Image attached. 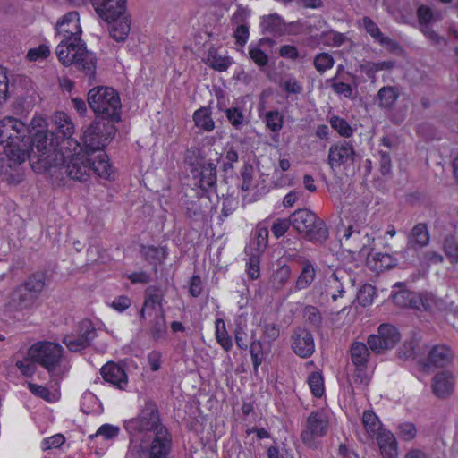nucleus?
<instances>
[{
  "mask_svg": "<svg viewBox=\"0 0 458 458\" xmlns=\"http://www.w3.org/2000/svg\"><path fill=\"white\" fill-rule=\"evenodd\" d=\"M22 141L16 148L8 152V159L14 164H21L29 159L30 165L37 173H43L53 168L54 165L64 162V152L60 147L58 136L52 131L38 130L31 136L30 142L24 141L26 132L21 133Z\"/></svg>",
  "mask_w": 458,
  "mask_h": 458,
  "instance_id": "1",
  "label": "nucleus"
},
{
  "mask_svg": "<svg viewBox=\"0 0 458 458\" xmlns=\"http://www.w3.org/2000/svg\"><path fill=\"white\" fill-rule=\"evenodd\" d=\"M125 427L127 429L145 433L148 438L152 439L149 454L153 456L160 454L161 450L171 448V436L160 422L157 405L152 400L146 401L139 416L127 421Z\"/></svg>",
  "mask_w": 458,
  "mask_h": 458,
  "instance_id": "2",
  "label": "nucleus"
},
{
  "mask_svg": "<svg viewBox=\"0 0 458 458\" xmlns=\"http://www.w3.org/2000/svg\"><path fill=\"white\" fill-rule=\"evenodd\" d=\"M87 102L96 118L113 123L120 121L121 100L114 89L106 86L94 87L88 92Z\"/></svg>",
  "mask_w": 458,
  "mask_h": 458,
  "instance_id": "3",
  "label": "nucleus"
},
{
  "mask_svg": "<svg viewBox=\"0 0 458 458\" xmlns=\"http://www.w3.org/2000/svg\"><path fill=\"white\" fill-rule=\"evenodd\" d=\"M58 60L65 66L74 65L81 71L89 81L95 80L97 57L89 51L82 41L75 44L58 45L56 47Z\"/></svg>",
  "mask_w": 458,
  "mask_h": 458,
  "instance_id": "4",
  "label": "nucleus"
},
{
  "mask_svg": "<svg viewBox=\"0 0 458 458\" xmlns=\"http://www.w3.org/2000/svg\"><path fill=\"white\" fill-rule=\"evenodd\" d=\"M27 355L33 361L45 368L52 377L61 378L65 369L61 363L64 348L56 343L42 341L31 345Z\"/></svg>",
  "mask_w": 458,
  "mask_h": 458,
  "instance_id": "5",
  "label": "nucleus"
},
{
  "mask_svg": "<svg viewBox=\"0 0 458 458\" xmlns=\"http://www.w3.org/2000/svg\"><path fill=\"white\" fill-rule=\"evenodd\" d=\"M293 227L311 242H324L328 237V231L325 222L315 213L300 208L292 214Z\"/></svg>",
  "mask_w": 458,
  "mask_h": 458,
  "instance_id": "6",
  "label": "nucleus"
},
{
  "mask_svg": "<svg viewBox=\"0 0 458 458\" xmlns=\"http://www.w3.org/2000/svg\"><path fill=\"white\" fill-rule=\"evenodd\" d=\"M77 150L72 151L67 149L64 152V160L61 164L54 165L61 174H65L69 179L80 182H86L90 177V155L87 151L81 152L82 148L80 146Z\"/></svg>",
  "mask_w": 458,
  "mask_h": 458,
  "instance_id": "7",
  "label": "nucleus"
},
{
  "mask_svg": "<svg viewBox=\"0 0 458 458\" xmlns=\"http://www.w3.org/2000/svg\"><path fill=\"white\" fill-rule=\"evenodd\" d=\"M113 122L96 118L85 130L82 140L87 154L104 149L115 134Z\"/></svg>",
  "mask_w": 458,
  "mask_h": 458,
  "instance_id": "8",
  "label": "nucleus"
},
{
  "mask_svg": "<svg viewBox=\"0 0 458 458\" xmlns=\"http://www.w3.org/2000/svg\"><path fill=\"white\" fill-rule=\"evenodd\" d=\"M401 340L398 329L390 324H382L377 328V335H370L367 343L370 350L381 354L386 351L394 348Z\"/></svg>",
  "mask_w": 458,
  "mask_h": 458,
  "instance_id": "9",
  "label": "nucleus"
},
{
  "mask_svg": "<svg viewBox=\"0 0 458 458\" xmlns=\"http://www.w3.org/2000/svg\"><path fill=\"white\" fill-rule=\"evenodd\" d=\"M97 337V331L89 319H82L76 329V333L65 335L63 343L69 351L76 352L88 348Z\"/></svg>",
  "mask_w": 458,
  "mask_h": 458,
  "instance_id": "10",
  "label": "nucleus"
},
{
  "mask_svg": "<svg viewBox=\"0 0 458 458\" xmlns=\"http://www.w3.org/2000/svg\"><path fill=\"white\" fill-rule=\"evenodd\" d=\"M22 132H28V128L22 122L13 117L0 121V145L4 147L7 157L9 150L16 148L17 144L22 141Z\"/></svg>",
  "mask_w": 458,
  "mask_h": 458,
  "instance_id": "11",
  "label": "nucleus"
},
{
  "mask_svg": "<svg viewBox=\"0 0 458 458\" xmlns=\"http://www.w3.org/2000/svg\"><path fill=\"white\" fill-rule=\"evenodd\" d=\"M328 421L321 411H312L306 421V428L301 433V441L308 446H313L317 437H324L327 432Z\"/></svg>",
  "mask_w": 458,
  "mask_h": 458,
  "instance_id": "12",
  "label": "nucleus"
},
{
  "mask_svg": "<svg viewBox=\"0 0 458 458\" xmlns=\"http://www.w3.org/2000/svg\"><path fill=\"white\" fill-rule=\"evenodd\" d=\"M79 13L75 11L70 12L63 16L56 23L58 35L63 36L58 45L75 44L81 41V28L80 26Z\"/></svg>",
  "mask_w": 458,
  "mask_h": 458,
  "instance_id": "13",
  "label": "nucleus"
},
{
  "mask_svg": "<svg viewBox=\"0 0 458 458\" xmlns=\"http://www.w3.org/2000/svg\"><path fill=\"white\" fill-rule=\"evenodd\" d=\"M416 14L420 27V31L423 35H425L435 45H438L445 41L444 38L439 36L431 27L432 23L443 19L440 12L434 13L429 6L421 4L418 7Z\"/></svg>",
  "mask_w": 458,
  "mask_h": 458,
  "instance_id": "14",
  "label": "nucleus"
},
{
  "mask_svg": "<svg viewBox=\"0 0 458 458\" xmlns=\"http://www.w3.org/2000/svg\"><path fill=\"white\" fill-rule=\"evenodd\" d=\"M357 157L352 144L341 140L333 144L328 150L327 162L332 170L345 165H353Z\"/></svg>",
  "mask_w": 458,
  "mask_h": 458,
  "instance_id": "15",
  "label": "nucleus"
},
{
  "mask_svg": "<svg viewBox=\"0 0 458 458\" xmlns=\"http://www.w3.org/2000/svg\"><path fill=\"white\" fill-rule=\"evenodd\" d=\"M428 242L429 234L427 225L422 223L417 224L408 236L407 246L402 252V256L404 259L411 257L413 259L410 262L413 263L418 258L417 247H424L428 245Z\"/></svg>",
  "mask_w": 458,
  "mask_h": 458,
  "instance_id": "16",
  "label": "nucleus"
},
{
  "mask_svg": "<svg viewBox=\"0 0 458 458\" xmlns=\"http://www.w3.org/2000/svg\"><path fill=\"white\" fill-rule=\"evenodd\" d=\"M55 123L57 133L55 135L60 138L59 134L62 135V141H60V147L70 149L73 147V151L80 148V144L72 139V135L74 132V126L70 117L62 112L55 114Z\"/></svg>",
  "mask_w": 458,
  "mask_h": 458,
  "instance_id": "17",
  "label": "nucleus"
},
{
  "mask_svg": "<svg viewBox=\"0 0 458 458\" xmlns=\"http://www.w3.org/2000/svg\"><path fill=\"white\" fill-rule=\"evenodd\" d=\"M92 5L97 14L104 21H114L126 13V0H98Z\"/></svg>",
  "mask_w": 458,
  "mask_h": 458,
  "instance_id": "18",
  "label": "nucleus"
},
{
  "mask_svg": "<svg viewBox=\"0 0 458 458\" xmlns=\"http://www.w3.org/2000/svg\"><path fill=\"white\" fill-rule=\"evenodd\" d=\"M292 347L295 354L301 358L310 357L315 351L313 335L304 328H297L292 336Z\"/></svg>",
  "mask_w": 458,
  "mask_h": 458,
  "instance_id": "19",
  "label": "nucleus"
},
{
  "mask_svg": "<svg viewBox=\"0 0 458 458\" xmlns=\"http://www.w3.org/2000/svg\"><path fill=\"white\" fill-rule=\"evenodd\" d=\"M392 298L394 304L399 307L420 309V305L421 304L426 310L431 309V305L428 302L427 295L420 296L416 293L406 289H400L399 291L393 293Z\"/></svg>",
  "mask_w": 458,
  "mask_h": 458,
  "instance_id": "20",
  "label": "nucleus"
},
{
  "mask_svg": "<svg viewBox=\"0 0 458 458\" xmlns=\"http://www.w3.org/2000/svg\"><path fill=\"white\" fill-rule=\"evenodd\" d=\"M19 84L21 89L17 93L18 105L23 111L29 112L38 103L39 96L30 79L20 77Z\"/></svg>",
  "mask_w": 458,
  "mask_h": 458,
  "instance_id": "21",
  "label": "nucleus"
},
{
  "mask_svg": "<svg viewBox=\"0 0 458 458\" xmlns=\"http://www.w3.org/2000/svg\"><path fill=\"white\" fill-rule=\"evenodd\" d=\"M101 375L106 382L112 384L120 390H124L128 385L125 370L114 362H107L101 368Z\"/></svg>",
  "mask_w": 458,
  "mask_h": 458,
  "instance_id": "22",
  "label": "nucleus"
},
{
  "mask_svg": "<svg viewBox=\"0 0 458 458\" xmlns=\"http://www.w3.org/2000/svg\"><path fill=\"white\" fill-rule=\"evenodd\" d=\"M38 296L19 285L10 295L9 307L13 310L29 309L34 305Z\"/></svg>",
  "mask_w": 458,
  "mask_h": 458,
  "instance_id": "23",
  "label": "nucleus"
},
{
  "mask_svg": "<svg viewBox=\"0 0 458 458\" xmlns=\"http://www.w3.org/2000/svg\"><path fill=\"white\" fill-rule=\"evenodd\" d=\"M109 27L110 37L117 42L124 41L131 30V20L127 13L121 15L119 18H114V21H106Z\"/></svg>",
  "mask_w": 458,
  "mask_h": 458,
  "instance_id": "24",
  "label": "nucleus"
},
{
  "mask_svg": "<svg viewBox=\"0 0 458 458\" xmlns=\"http://www.w3.org/2000/svg\"><path fill=\"white\" fill-rule=\"evenodd\" d=\"M453 357V352L448 346L435 345L428 352L426 366L445 367L451 363Z\"/></svg>",
  "mask_w": 458,
  "mask_h": 458,
  "instance_id": "25",
  "label": "nucleus"
},
{
  "mask_svg": "<svg viewBox=\"0 0 458 458\" xmlns=\"http://www.w3.org/2000/svg\"><path fill=\"white\" fill-rule=\"evenodd\" d=\"M454 386V380L449 372L437 373L432 380V391L439 398L448 396Z\"/></svg>",
  "mask_w": 458,
  "mask_h": 458,
  "instance_id": "26",
  "label": "nucleus"
},
{
  "mask_svg": "<svg viewBox=\"0 0 458 458\" xmlns=\"http://www.w3.org/2000/svg\"><path fill=\"white\" fill-rule=\"evenodd\" d=\"M377 445L384 458H396L397 442L395 437L390 431H381L377 437Z\"/></svg>",
  "mask_w": 458,
  "mask_h": 458,
  "instance_id": "27",
  "label": "nucleus"
},
{
  "mask_svg": "<svg viewBox=\"0 0 458 458\" xmlns=\"http://www.w3.org/2000/svg\"><path fill=\"white\" fill-rule=\"evenodd\" d=\"M92 173L106 180L114 179L113 167L106 153H100L94 160L90 158V174Z\"/></svg>",
  "mask_w": 458,
  "mask_h": 458,
  "instance_id": "28",
  "label": "nucleus"
},
{
  "mask_svg": "<svg viewBox=\"0 0 458 458\" xmlns=\"http://www.w3.org/2000/svg\"><path fill=\"white\" fill-rule=\"evenodd\" d=\"M199 187L204 191H214L216 189V168L212 163L201 166L199 174Z\"/></svg>",
  "mask_w": 458,
  "mask_h": 458,
  "instance_id": "29",
  "label": "nucleus"
},
{
  "mask_svg": "<svg viewBox=\"0 0 458 458\" xmlns=\"http://www.w3.org/2000/svg\"><path fill=\"white\" fill-rule=\"evenodd\" d=\"M140 253L146 261L155 266V270L157 269V265L162 264L167 258V250L165 247L141 245Z\"/></svg>",
  "mask_w": 458,
  "mask_h": 458,
  "instance_id": "30",
  "label": "nucleus"
},
{
  "mask_svg": "<svg viewBox=\"0 0 458 458\" xmlns=\"http://www.w3.org/2000/svg\"><path fill=\"white\" fill-rule=\"evenodd\" d=\"M350 355L352 362L356 368L367 367L369 351L364 343H352L350 347Z\"/></svg>",
  "mask_w": 458,
  "mask_h": 458,
  "instance_id": "31",
  "label": "nucleus"
},
{
  "mask_svg": "<svg viewBox=\"0 0 458 458\" xmlns=\"http://www.w3.org/2000/svg\"><path fill=\"white\" fill-rule=\"evenodd\" d=\"M398 98L399 91L393 86H385L377 92L378 106L382 108H393Z\"/></svg>",
  "mask_w": 458,
  "mask_h": 458,
  "instance_id": "32",
  "label": "nucleus"
},
{
  "mask_svg": "<svg viewBox=\"0 0 458 458\" xmlns=\"http://www.w3.org/2000/svg\"><path fill=\"white\" fill-rule=\"evenodd\" d=\"M167 332V325L164 309L157 310L150 325V333L154 340L163 338Z\"/></svg>",
  "mask_w": 458,
  "mask_h": 458,
  "instance_id": "33",
  "label": "nucleus"
},
{
  "mask_svg": "<svg viewBox=\"0 0 458 458\" xmlns=\"http://www.w3.org/2000/svg\"><path fill=\"white\" fill-rule=\"evenodd\" d=\"M316 270L310 260L303 262V267L295 282V289L302 290L308 288L314 281Z\"/></svg>",
  "mask_w": 458,
  "mask_h": 458,
  "instance_id": "34",
  "label": "nucleus"
},
{
  "mask_svg": "<svg viewBox=\"0 0 458 458\" xmlns=\"http://www.w3.org/2000/svg\"><path fill=\"white\" fill-rule=\"evenodd\" d=\"M261 28L264 33H282L284 27V20L277 13H272L262 18Z\"/></svg>",
  "mask_w": 458,
  "mask_h": 458,
  "instance_id": "35",
  "label": "nucleus"
},
{
  "mask_svg": "<svg viewBox=\"0 0 458 458\" xmlns=\"http://www.w3.org/2000/svg\"><path fill=\"white\" fill-rule=\"evenodd\" d=\"M195 125L199 129L211 131L215 128V123L211 117V112L208 108L201 107L193 114Z\"/></svg>",
  "mask_w": 458,
  "mask_h": 458,
  "instance_id": "36",
  "label": "nucleus"
},
{
  "mask_svg": "<svg viewBox=\"0 0 458 458\" xmlns=\"http://www.w3.org/2000/svg\"><path fill=\"white\" fill-rule=\"evenodd\" d=\"M46 276L44 273L38 272L34 273L28 277L26 281L21 286L26 288L28 292L33 293L37 296H39L45 287Z\"/></svg>",
  "mask_w": 458,
  "mask_h": 458,
  "instance_id": "37",
  "label": "nucleus"
},
{
  "mask_svg": "<svg viewBox=\"0 0 458 458\" xmlns=\"http://www.w3.org/2000/svg\"><path fill=\"white\" fill-rule=\"evenodd\" d=\"M292 274L291 267L287 265L280 267L272 276L271 284L273 289L280 291L289 281Z\"/></svg>",
  "mask_w": 458,
  "mask_h": 458,
  "instance_id": "38",
  "label": "nucleus"
},
{
  "mask_svg": "<svg viewBox=\"0 0 458 458\" xmlns=\"http://www.w3.org/2000/svg\"><path fill=\"white\" fill-rule=\"evenodd\" d=\"M216 338L217 343L225 352H229L232 349L233 343L231 337L226 332L224 321L221 319L216 320Z\"/></svg>",
  "mask_w": 458,
  "mask_h": 458,
  "instance_id": "39",
  "label": "nucleus"
},
{
  "mask_svg": "<svg viewBox=\"0 0 458 458\" xmlns=\"http://www.w3.org/2000/svg\"><path fill=\"white\" fill-rule=\"evenodd\" d=\"M315 69L323 74L327 70L331 69L335 64L334 57L328 53H319L315 55L313 60Z\"/></svg>",
  "mask_w": 458,
  "mask_h": 458,
  "instance_id": "40",
  "label": "nucleus"
},
{
  "mask_svg": "<svg viewBox=\"0 0 458 458\" xmlns=\"http://www.w3.org/2000/svg\"><path fill=\"white\" fill-rule=\"evenodd\" d=\"M418 348L419 344L415 340L404 342L399 348L397 356L403 360L416 359L419 356Z\"/></svg>",
  "mask_w": 458,
  "mask_h": 458,
  "instance_id": "41",
  "label": "nucleus"
},
{
  "mask_svg": "<svg viewBox=\"0 0 458 458\" xmlns=\"http://www.w3.org/2000/svg\"><path fill=\"white\" fill-rule=\"evenodd\" d=\"M329 123L331 127L335 130L342 137L350 138L353 133L352 128L344 118H341L337 115H333L330 118Z\"/></svg>",
  "mask_w": 458,
  "mask_h": 458,
  "instance_id": "42",
  "label": "nucleus"
},
{
  "mask_svg": "<svg viewBox=\"0 0 458 458\" xmlns=\"http://www.w3.org/2000/svg\"><path fill=\"white\" fill-rule=\"evenodd\" d=\"M375 294V287L369 284H366L358 291L356 299L360 305L366 307L372 303Z\"/></svg>",
  "mask_w": 458,
  "mask_h": 458,
  "instance_id": "43",
  "label": "nucleus"
},
{
  "mask_svg": "<svg viewBox=\"0 0 458 458\" xmlns=\"http://www.w3.org/2000/svg\"><path fill=\"white\" fill-rule=\"evenodd\" d=\"M362 422L365 429L369 434H376L380 429L381 423L377 416L372 411H364Z\"/></svg>",
  "mask_w": 458,
  "mask_h": 458,
  "instance_id": "44",
  "label": "nucleus"
},
{
  "mask_svg": "<svg viewBox=\"0 0 458 458\" xmlns=\"http://www.w3.org/2000/svg\"><path fill=\"white\" fill-rule=\"evenodd\" d=\"M159 289L156 286H149L145 291V301L144 307L151 306L154 310L156 306H158V310L163 309L162 307V295L158 294Z\"/></svg>",
  "mask_w": 458,
  "mask_h": 458,
  "instance_id": "45",
  "label": "nucleus"
},
{
  "mask_svg": "<svg viewBox=\"0 0 458 458\" xmlns=\"http://www.w3.org/2000/svg\"><path fill=\"white\" fill-rule=\"evenodd\" d=\"M344 289L342 284L339 282V278L336 273H333L328 278V284L327 293L331 295L333 301H336L339 297L343 296Z\"/></svg>",
  "mask_w": 458,
  "mask_h": 458,
  "instance_id": "46",
  "label": "nucleus"
},
{
  "mask_svg": "<svg viewBox=\"0 0 458 458\" xmlns=\"http://www.w3.org/2000/svg\"><path fill=\"white\" fill-rule=\"evenodd\" d=\"M250 356L253 363L254 371H258V368L262 363L265 355L263 352V345L259 340L252 341L250 344Z\"/></svg>",
  "mask_w": 458,
  "mask_h": 458,
  "instance_id": "47",
  "label": "nucleus"
},
{
  "mask_svg": "<svg viewBox=\"0 0 458 458\" xmlns=\"http://www.w3.org/2000/svg\"><path fill=\"white\" fill-rule=\"evenodd\" d=\"M320 37L325 45L332 47H340L346 39L344 34L335 30L323 31Z\"/></svg>",
  "mask_w": 458,
  "mask_h": 458,
  "instance_id": "48",
  "label": "nucleus"
},
{
  "mask_svg": "<svg viewBox=\"0 0 458 458\" xmlns=\"http://www.w3.org/2000/svg\"><path fill=\"white\" fill-rule=\"evenodd\" d=\"M309 385L312 394L316 397H321L324 394V380L321 373L312 372L309 377Z\"/></svg>",
  "mask_w": 458,
  "mask_h": 458,
  "instance_id": "49",
  "label": "nucleus"
},
{
  "mask_svg": "<svg viewBox=\"0 0 458 458\" xmlns=\"http://www.w3.org/2000/svg\"><path fill=\"white\" fill-rule=\"evenodd\" d=\"M207 64L212 67L213 69L224 72L226 71L229 65L231 64L230 58L227 56H221L217 55L209 54Z\"/></svg>",
  "mask_w": 458,
  "mask_h": 458,
  "instance_id": "50",
  "label": "nucleus"
},
{
  "mask_svg": "<svg viewBox=\"0 0 458 458\" xmlns=\"http://www.w3.org/2000/svg\"><path fill=\"white\" fill-rule=\"evenodd\" d=\"M267 126L273 131L278 132L283 127V116L277 110L269 111L265 115Z\"/></svg>",
  "mask_w": 458,
  "mask_h": 458,
  "instance_id": "51",
  "label": "nucleus"
},
{
  "mask_svg": "<svg viewBox=\"0 0 458 458\" xmlns=\"http://www.w3.org/2000/svg\"><path fill=\"white\" fill-rule=\"evenodd\" d=\"M291 225L293 226L292 215L288 218L276 219L271 227V231L276 238H280L287 232Z\"/></svg>",
  "mask_w": 458,
  "mask_h": 458,
  "instance_id": "52",
  "label": "nucleus"
},
{
  "mask_svg": "<svg viewBox=\"0 0 458 458\" xmlns=\"http://www.w3.org/2000/svg\"><path fill=\"white\" fill-rule=\"evenodd\" d=\"M397 435L404 441H411L416 437L417 428L411 422H403L398 426Z\"/></svg>",
  "mask_w": 458,
  "mask_h": 458,
  "instance_id": "53",
  "label": "nucleus"
},
{
  "mask_svg": "<svg viewBox=\"0 0 458 458\" xmlns=\"http://www.w3.org/2000/svg\"><path fill=\"white\" fill-rule=\"evenodd\" d=\"M249 55L250 58L260 68L265 67L268 63L267 55L259 47L250 46Z\"/></svg>",
  "mask_w": 458,
  "mask_h": 458,
  "instance_id": "54",
  "label": "nucleus"
},
{
  "mask_svg": "<svg viewBox=\"0 0 458 458\" xmlns=\"http://www.w3.org/2000/svg\"><path fill=\"white\" fill-rule=\"evenodd\" d=\"M225 115L230 123L236 129L241 127L244 120L243 113L237 107L227 108Z\"/></svg>",
  "mask_w": 458,
  "mask_h": 458,
  "instance_id": "55",
  "label": "nucleus"
},
{
  "mask_svg": "<svg viewBox=\"0 0 458 458\" xmlns=\"http://www.w3.org/2000/svg\"><path fill=\"white\" fill-rule=\"evenodd\" d=\"M268 230L265 226H258L255 233L256 250L263 251L267 246Z\"/></svg>",
  "mask_w": 458,
  "mask_h": 458,
  "instance_id": "56",
  "label": "nucleus"
},
{
  "mask_svg": "<svg viewBox=\"0 0 458 458\" xmlns=\"http://www.w3.org/2000/svg\"><path fill=\"white\" fill-rule=\"evenodd\" d=\"M444 249L446 256L452 262L458 261V242L454 238H446L444 243Z\"/></svg>",
  "mask_w": 458,
  "mask_h": 458,
  "instance_id": "57",
  "label": "nucleus"
},
{
  "mask_svg": "<svg viewBox=\"0 0 458 458\" xmlns=\"http://www.w3.org/2000/svg\"><path fill=\"white\" fill-rule=\"evenodd\" d=\"M238 207V200L236 198L226 197L222 202V210L220 220L224 221L228 216H230Z\"/></svg>",
  "mask_w": 458,
  "mask_h": 458,
  "instance_id": "58",
  "label": "nucleus"
},
{
  "mask_svg": "<svg viewBox=\"0 0 458 458\" xmlns=\"http://www.w3.org/2000/svg\"><path fill=\"white\" fill-rule=\"evenodd\" d=\"M9 97V79L7 70L0 67V104L6 101Z\"/></svg>",
  "mask_w": 458,
  "mask_h": 458,
  "instance_id": "59",
  "label": "nucleus"
},
{
  "mask_svg": "<svg viewBox=\"0 0 458 458\" xmlns=\"http://www.w3.org/2000/svg\"><path fill=\"white\" fill-rule=\"evenodd\" d=\"M49 54V47L46 45H40L38 47L30 49L27 53V58L30 61H37L47 57Z\"/></svg>",
  "mask_w": 458,
  "mask_h": 458,
  "instance_id": "60",
  "label": "nucleus"
},
{
  "mask_svg": "<svg viewBox=\"0 0 458 458\" xmlns=\"http://www.w3.org/2000/svg\"><path fill=\"white\" fill-rule=\"evenodd\" d=\"M186 216L193 220L201 218L203 211L198 201H189L186 203Z\"/></svg>",
  "mask_w": 458,
  "mask_h": 458,
  "instance_id": "61",
  "label": "nucleus"
},
{
  "mask_svg": "<svg viewBox=\"0 0 458 458\" xmlns=\"http://www.w3.org/2000/svg\"><path fill=\"white\" fill-rule=\"evenodd\" d=\"M362 26L366 32L369 34L375 40L380 37L381 31L378 26L369 17H363Z\"/></svg>",
  "mask_w": 458,
  "mask_h": 458,
  "instance_id": "62",
  "label": "nucleus"
},
{
  "mask_svg": "<svg viewBox=\"0 0 458 458\" xmlns=\"http://www.w3.org/2000/svg\"><path fill=\"white\" fill-rule=\"evenodd\" d=\"M248 274L251 279H257L259 276V256L251 254L247 263Z\"/></svg>",
  "mask_w": 458,
  "mask_h": 458,
  "instance_id": "63",
  "label": "nucleus"
},
{
  "mask_svg": "<svg viewBox=\"0 0 458 458\" xmlns=\"http://www.w3.org/2000/svg\"><path fill=\"white\" fill-rule=\"evenodd\" d=\"M331 87L336 94L344 95L345 98H353L352 88L348 83L334 82Z\"/></svg>",
  "mask_w": 458,
  "mask_h": 458,
  "instance_id": "64",
  "label": "nucleus"
}]
</instances>
